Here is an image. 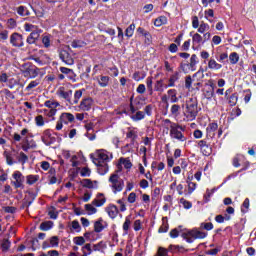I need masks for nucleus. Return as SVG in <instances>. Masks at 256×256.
Segmentation results:
<instances>
[{
  "label": "nucleus",
  "mask_w": 256,
  "mask_h": 256,
  "mask_svg": "<svg viewBox=\"0 0 256 256\" xmlns=\"http://www.w3.org/2000/svg\"><path fill=\"white\" fill-rule=\"evenodd\" d=\"M111 159H113V155L106 150L96 151V157L93 159V163L97 165L100 175H105V173L109 171V165L107 163H109Z\"/></svg>",
  "instance_id": "f257e3e1"
},
{
  "label": "nucleus",
  "mask_w": 256,
  "mask_h": 256,
  "mask_svg": "<svg viewBox=\"0 0 256 256\" xmlns=\"http://www.w3.org/2000/svg\"><path fill=\"white\" fill-rule=\"evenodd\" d=\"M184 121H195L197 119V115H199V103L197 102V98H189L186 101V105L183 111Z\"/></svg>",
  "instance_id": "f03ea898"
},
{
  "label": "nucleus",
  "mask_w": 256,
  "mask_h": 256,
  "mask_svg": "<svg viewBox=\"0 0 256 256\" xmlns=\"http://www.w3.org/2000/svg\"><path fill=\"white\" fill-rule=\"evenodd\" d=\"M24 29L27 31V33H30L26 40L29 45L36 43L37 39H39L41 36V33H43V30H41L39 26L33 25L31 23H25Z\"/></svg>",
  "instance_id": "7ed1b4c3"
},
{
  "label": "nucleus",
  "mask_w": 256,
  "mask_h": 256,
  "mask_svg": "<svg viewBox=\"0 0 256 256\" xmlns=\"http://www.w3.org/2000/svg\"><path fill=\"white\" fill-rule=\"evenodd\" d=\"M210 39L211 32H206L203 36L199 32L194 33L192 36V49H201L202 45H205Z\"/></svg>",
  "instance_id": "20e7f679"
},
{
  "label": "nucleus",
  "mask_w": 256,
  "mask_h": 256,
  "mask_svg": "<svg viewBox=\"0 0 256 256\" xmlns=\"http://www.w3.org/2000/svg\"><path fill=\"white\" fill-rule=\"evenodd\" d=\"M185 131V127L179 124H172L170 129V137L171 139H176V141H180L181 143L187 141V137L183 132Z\"/></svg>",
  "instance_id": "39448f33"
},
{
  "label": "nucleus",
  "mask_w": 256,
  "mask_h": 256,
  "mask_svg": "<svg viewBox=\"0 0 256 256\" xmlns=\"http://www.w3.org/2000/svg\"><path fill=\"white\" fill-rule=\"evenodd\" d=\"M109 183L113 193H120V191H123V188L125 187V182L117 173L110 175Z\"/></svg>",
  "instance_id": "423d86ee"
},
{
  "label": "nucleus",
  "mask_w": 256,
  "mask_h": 256,
  "mask_svg": "<svg viewBox=\"0 0 256 256\" xmlns=\"http://www.w3.org/2000/svg\"><path fill=\"white\" fill-rule=\"evenodd\" d=\"M183 239L187 241V243H193L195 239H205L207 237V232H203L200 230H191L187 233L182 234Z\"/></svg>",
  "instance_id": "0eeeda50"
},
{
  "label": "nucleus",
  "mask_w": 256,
  "mask_h": 256,
  "mask_svg": "<svg viewBox=\"0 0 256 256\" xmlns=\"http://www.w3.org/2000/svg\"><path fill=\"white\" fill-rule=\"evenodd\" d=\"M192 27H193V29H197V31H198V33H200V35H204L205 33H209V29H211V26H209L204 21H202L199 24V17H197V16L192 17Z\"/></svg>",
  "instance_id": "6e6552de"
},
{
  "label": "nucleus",
  "mask_w": 256,
  "mask_h": 256,
  "mask_svg": "<svg viewBox=\"0 0 256 256\" xmlns=\"http://www.w3.org/2000/svg\"><path fill=\"white\" fill-rule=\"evenodd\" d=\"M75 121V116L71 113H62L59 120L56 123V131H61L63 129V124L68 125V123H73Z\"/></svg>",
  "instance_id": "1a4fd4ad"
},
{
  "label": "nucleus",
  "mask_w": 256,
  "mask_h": 256,
  "mask_svg": "<svg viewBox=\"0 0 256 256\" xmlns=\"http://www.w3.org/2000/svg\"><path fill=\"white\" fill-rule=\"evenodd\" d=\"M204 99L211 101L213 97H215V84L213 81H209L208 84H205L204 88L202 89Z\"/></svg>",
  "instance_id": "9d476101"
},
{
  "label": "nucleus",
  "mask_w": 256,
  "mask_h": 256,
  "mask_svg": "<svg viewBox=\"0 0 256 256\" xmlns=\"http://www.w3.org/2000/svg\"><path fill=\"white\" fill-rule=\"evenodd\" d=\"M69 49V46L62 48L59 52V57L61 61H63V63H65L66 65H73L75 63V60L69 53Z\"/></svg>",
  "instance_id": "9b49d317"
},
{
  "label": "nucleus",
  "mask_w": 256,
  "mask_h": 256,
  "mask_svg": "<svg viewBox=\"0 0 256 256\" xmlns=\"http://www.w3.org/2000/svg\"><path fill=\"white\" fill-rule=\"evenodd\" d=\"M12 177L14 179L12 185H14L15 189H21V187H23V183H25V176H23V173H21V171H15L12 174Z\"/></svg>",
  "instance_id": "f8f14e48"
},
{
  "label": "nucleus",
  "mask_w": 256,
  "mask_h": 256,
  "mask_svg": "<svg viewBox=\"0 0 256 256\" xmlns=\"http://www.w3.org/2000/svg\"><path fill=\"white\" fill-rule=\"evenodd\" d=\"M58 97H61L62 99H65L69 103H71V96L73 95V90L68 89L65 86H61L57 90Z\"/></svg>",
  "instance_id": "ddd939ff"
},
{
  "label": "nucleus",
  "mask_w": 256,
  "mask_h": 256,
  "mask_svg": "<svg viewBox=\"0 0 256 256\" xmlns=\"http://www.w3.org/2000/svg\"><path fill=\"white\" fill-rule=\"evenodd\" d=\"M10 43L13 45V47H23V35L19 33H13L10 36Z\"/></svg>",
  "instance_id": "4468645a"
},
{
  "label": "nucleus",
  "mask_w": 256,
  "mask_h": 256,
  "mask_svg": "<svg viewBox=\"0 0 256 256\" xmlns=\"http://www.w3.org/2000/svg\"><path fill=\"white\" fill-rule=\"evenodd\" d=\"M41 141H43L46 145H52V143H55V137H53V134H51V129H46L43 131Z\"/></svg>",
  "instance_id": "2eb2a0df"
},
{
  "label": "nucleus",
  "mask_w": 256,
  "mask_h": 256,
  "mask_svg": "<svg viewBox=\"0 0 256 256\" xmlns=\"http://www.w3.org/2000/svg\"><path fill=\"white\" fill-rule=\"evenodd\" d=\"M197 145H198L199 149L201 150V152L203 153V155H205L206 157H209V155L212 153L211 146H209V144H207V141L199 140Z\"/></svg>",
  "instance_id": "dca6fc26"
},
{
  "label": "nucleus",
  "mask_w": 256,
  "mask_h": 256,
  "mask_svg": "<svg viewBox=\"0 0 256 256\" xmlns=\"http://www.w3.org/2000/svg\"><path fill=\"white\" fill-rule=\"evenodd\" d=\"M241 163H244V168L242 169V171H245V169H247L249 167V162L245 161V156H243V155H236L233 158V165L235 167H241Z\"/></svg>",
  "instance_id": "f3484780"
},
{
  "label": "nucleus",
  "mask_w": 256,
  "mask_h": 256,
  "mask_svg": "<svg viewBox=\"0 0 256 256\" xmlns=\"http://www.w3.org/2000/svg\"><path fill=\"white\" fill-rule=\"evenodd\" d=\"M219 129V125L215 122L210 123L206 128V137L213 139L215 137V131Z\"/></svg>",
  "instance_id": "a211bd4d"
},
{
  "label": "nucleus",
  "mask_w": 256,
  "mask_h": 256,
  "mask_svg": "<svg viewBox=\"0 0 256 256\" xmlns=\"http://www.w3.org/2000/svg\"><path fill=\"white\" fill-rule=\"evenodd\" d=\"M81 185L86 189H97V187H99V182L97 180L83 179Z\"/></svg>",
  "instance_id": "6ab92c4d"
},
{
  "label": "nucleus",
  "mask_w": 256,
  "mask_h": 256,
  "mask_svg": "<svg viewBox=\"0 0 256 256\" xmlns=\"http://www.w3.org/2000/svg\"><path fill=\"white\" fill-rule=\"evenodd\" d=\"M107 202V198H105V194L99 193L96 198L92 201V205L94 207H103L104 203Z\"/></svg>",
  "instance_id": "aec40b11"
},
{
  "label": "nucleus",
  "mask_w": 256,
  "mask_h": 256,
  "mask_svg": "<svg viewBox=\"0 0 256 256\" xmlns=\"http://www.w3.org/2000/svg\"><path fill=\"white\" fill-rule=\"evenodd\" d=\"M23 151H28L29 149H37V142L29 138L24 139V144L22 145Z\"/></svg>",
  "instance_id": "412c9836"
},
{
  "label": "nucleus",
  "mask_w": 256,
  "mask_h": 256,
  "mask_svg": "<svg viewBox=\"0 0 256 256\" xmlns=\"http://www.w3.org/2000/svg\"><path fill=\"white\" fill-rule=\"evenodd\" d=\"M93 107V100L91 98H85L80 103V109L82 111H91Z\"/></svg>",
  "instance_id": "4be33fe9"
},
{
  "label": "nucleus",
  "mask_w": 256,
  "mask_h": 256,
  "mask_svg": "<svg viewBox=\"0 0 256 256\" xmlns=\"http://www.w3.org/2000/svg\"><path fill=\"white\" fill-rule=\"evenodd\" d=\"M106 213H108L111 219H115V217L119 215V208L113 204H110L106 207Z\"/></svg>",
  "instance_id": "5701e85b"
},
{
  "label": "nucleus",
  "mask_w": 256,
  "mask_h": 256,
  "mask_svg": "<svg viewBox=\"0 0 256 256\" xmlns=\"http://www.w3.org/2000/svg\"><path fill=\"white\" fill-rule=\"evenodd\" d=\"M25 73H28L30 79H35V77L41 73V69L37 68L36 66H28Z\"/></svg>",
  "instance_id": "b1692460"
},
{
  "label": "nucleus",
  "mask_w": 256,
  "mask_h": 256,
  "mask_svg": "<svg viewBox=\"0 0 256 256\" xmlns=\"http://www.w3.org/2000/svg\"><path fill=\"white\" fill-rule=\"evenodd\" d=\"M68 227L71 233H81V224H79V220H73L68 224Z\"/></svg>",
  "instance_id": "393cba45"
},
{
  "label": "nucleus",
  "mask_w": 256,
  "mask_h": 256,
  "mask_svg": "<svg viewBox=\"0 0 256 256\" xmlns=\"http://www.w3.org/2000/svg\"><path fill=\"white\" fill-rule=\"evenodd\" d=\"M107 227V224L103 221V218H99L94 222V231L95 233H101Z\"/></svg>",
  "instance_id": "a878e982"
},
{
  "label": "nucleus",
  "mask_w": 256,
  "mask_h": 256,
  "mask_svg": "<svg viewBox=\"0 0 256 256\" xmlns=\"http://www.w3.org/2000/svg\"><path fill=\"white\" fill-rule=\"evenodd\" d=\"M208 69L211 71H219L220 69H223V65L215 61L214 58H210L208 61Z\"/></svg>",
  "instance_id": "bb28decb"
},
{
  "label": "nucleus",
  "mask_w": 256,
  "mask_h": 256,
  "mask_svg": "<svg viewBox=\"0 0 256 256\" xmlns=\"http://www.w3.org/2000/svg\"><path fill=\"white\" fill-rule=\"evenodd\" d=\"M168 251H171V253H187L188 250L183 246L171 244L168 247Z\"/></svg>",
  "instance_id": "cd10ccee"
},
{
  "label": "nucleus",
  "mask_w": 256,
  "mask_h": 256,
  "mask_svg": "<svg viewBox=\"0 0 256 256\" xmlns=\"http://www.w3.org/2000/svg\"><path fill=\"white\" fill-rule=\"evenodd\" d=\"M168 99L170 100L171 103H178L179 98L177 97V90L175 89H170L167 91Z\"/></svg>",
  "instance_id": "c85d7f7f"
},
{
  "label": "nucleus",
  "mask_w": 256,
  "mask_h": 256,
  "mask_svg": "<svg viewBox=\"0 0 256 256\" xmlns=\"http://www.w3.org/2000/svg\"><path fill=\"white\" fill-rule=\"evenodd\" d=\"M126 137L127 139H131V143H135V141L137 140V130H135V128H128Z\"/></svg>",
  "instance_id": "c756f323"
},
{
  "label": "nucleus",
  "mask_w": 256,
  "mask_h": 256,
  "mask_svg": "<svg viewBox=\"0 0 256 256\" xmlns=\"http://www.w3.org/2000/svg\"><path fill=\"white\" fill-rule=\"evenodd\" d=\"M77 171L80 173L81 177H91V169L88 166L79 167Z\"/></svg>",
  "instance_id": "7c9ffc66"
},
{
  "label": "nucleus",
  "mask_w": 256,
  "mask_h": 256,
  "mask_svg": "<svg viewBox=\"0 0 256 256\" xmlns=\"http://www.w3.org/2000/svg\"><path fill=\"white\" fill-rule=\"evenodd\" d=\"M97 81L100 87H107V85H109L110 78L109 76L101 75L100 77L97 78Z\"/></svg>",
  "instance_id": "2f4dec72"
},
{
  "label": "nucleus",
  "mask_w": 256,
  "mask_h": 256,
  "mask_svg": "<svg viewBox=\"0 0 256 256\" xmlns=\"http://www.w3.org/2000/svg\"><path fill=\"white\" fill-rule=\"evenodd\" d=\"M179 81V74L175 73L172 76H170L169 80H168V85L165 86V89L169 88V87H175V82Z\"/></svg>",
  "instance_id": "473e14b6"
},
{
  "label": "nucleus",
  "mask_w": 256,
  "mask_h": 256,
  "mask_svg": "<svg viewBox=\"0 0 256 256\" xmlns=\"http://www.w3.org/2000/svg\"><path fill=\"white\" fill-rule=\"evenodd\" d=\"M181 112V106L178 104H174L170 108V113L173 117H179Z\"/></svg>",
  "instance_id": "72a5a7b5"
},
{
  "label": "nucleus",
  "mask_w": 256,
  "mask_h": 256,
  "mask_svg": "<svg viewBox=\"0 0 256 256\" xmlns=\"http://www.w3.org/2000/svg\"><path fill=\"white\" fill-rule=\"evenodd\" d=\"M84 209L87 212V215H95V213H97V208H95L93 203L85 204Z\"/></svg>",
  "instance_id": "f704fd0d"
},
{
  "label": "nucleus",
  "mask_w": 256,
  "mask_h": 256,
  "mask_svg": "<svg viewBox=\"0 0 256 256\" xmlns=\"http://www.w3.org/2000/svg\"><path fill=\"white\" fill-rule=\"evenodd\" d=\"M83 91H85V89L75 91L74 99L72 100V105H77V103H79V99L83 97Z\"/></svg>",
  "instance_id": "c9c22d12"
},
{
  "label": "nucleus",
  "mask_w": 256,
  "mask_h": 256,
  "mask_svg": "<svg viewBox=\"0 0 256 256\" xmlns=\"http://www.w3.org/2000/svg\"><path fill=\"white\" fill-rule=\"evenodd\" d=\"M155 27H161L162 25H167V17L165 16H160L155 19L154 21Z\"/></svg>",
  "instance_id": "e433bc0d"
},
{
  "label": "nucleus",
  "mask_w": 256,
  "mask_h": 256,
  "mask_svg": "<svg viewBox=\"0 0 256 256\" xmlns=\"http://www.w3.org/2000/svg\"><path fill=\"white\" fill-rule=\"evenodd\" d=\"M147 77V74L144 71H137L133 74L134 81H143Z\"/></svg>",
  "instance_id": "4c0bfd02"
},
{
  "label": "nucleus",
  "mask_w": 256,
  "mask_h": 256,
  "mask_svg": "<svg viewBox=\"0 0 256 256\" xmlns=\"http://www.w3.org/2000/svg\"><path fill=\"white\" fill-rule=\"evenodd\" d=\"M39 181V175H28L26 177V183L27 185H35Z\"/></svg>",
  "instance_id": "58836bf2"
},
{
  "label": "nucleus",
  "mask_w": 256,
  "mask_h": 256,
  "mask_svg": "<svg viewBox=\"0 0 256 256\" xmlns=\"http://www.w3.org/2000/svg\"><path fill=\"white\" fill-rule=\"evenodd\" d=\"M138 35H142V37H145V39H151V33L149 31L145 30L143 27L137 28Z\"/></svg>",
  "instance_id": "ea45409f"
},
{
  "label": "nucleus",
  "mask_w": 256,
  "mask_h": 256,
  "mask_svg": "<svg viewBox=\"0 0 256 256\" xmlns=\"http://www.w3.org/2000/svg\"><path fill=\"white\" fill-rule=\"evenodd\" d=\"M119 162L124 166L125 169H131V167H133V163H131L129 158H120Z\"/></svg>",
  "instance_id": "a19ab883"
},
{
  "label": "nucleus",
  "mask_w": 256,
  "mask_h": 256,
  "mask_svg": "<svg viewBox=\"0 0 256 256\" xmlns=\"http://www.w3.org/2000/svg\"><path fill=\"white\" fill-rule=\"evenodd\" d=\"M229 60L231 65H237V63H239V54H237V52H232L229 55Z\"/></svg>",
  "instance_id": "79ce46f5"
},
{
  "label": "nucleus",
  "mask_w": 256,
  "mask_h": 256,
  "mask_svg": "<svg viewBox=\"0 0 256 256\" xmlns=\"http://www.w3.org/2000/svg\"><path fill=\"white\" fill-rule=\"evenodd\" d=\"M52 227H53V222L51 221L42 222L40 224L41 231H49V229H51Z\"/></svg>",
  "instance_id": "37998d69"
},
{
  "label": "nucleus",
  "mask_w": 256,
  "mask_h": 256,
  "mask_svg": "<svg viewBox=\"0 0 256 256\" xmlns=\"http://www.w3.org/2000/svg\"><path fill=\"white\" fill-rule=\"evenodd\" d=\"M44 113L46 114L47 117H51L53 121H55V115H57V108H52V109H45Z\"/></svg>",
  "instance_id": "c03bdc74"
},
{
  "label": "nucleus",
  "mask_w": 256,
  "mask_h": 256,
  "mask_svg": "<svg viewBox=\"0 0 256 256\" xmlns=\"http://www.w3.org/2000/svg\"><path fill=\"white\" fill-rule=\"evenodd\" d=\"M42 43L46 49H49L51 47V35H44L42 37Z\"/></svg>",
  "instance_id": "a18cd8bd"
},
{
  "label": "nucleus",
  "mask_w": 256,
  "mask_h": 256,
  "mask_svg": "<svg viewBox=\"0 0 256 256\" xmlns=\"http://www.w3.org/2000/svg\"><path fill=\"white\" fill-rule=\"evenodd\" d=\"M55 168H51L49 170V174H51L52 176L49 177V184L50 185H55V183H57V177H55Z\"/></svg>",
  "instance_id": "49530a36"
},
{
  "label": "nucleus",
  "mask_w": 256,
  "mask_h": 256,
  "mask_svg": "<svg viewBox=\"0 0 256 256\" xmlns=\"http://www.w3.org/2000/svg\"><path fill=\"white\" fill-rule=\"evenodd\" d=\"M45 107H48V109H57L59 107V102L48 100L44 103Z\"/></svg>",
  "instance_id": "de8ad7c7"
},
{
  "label": "nucleus",
  "mask_w": 256,
  "mask_h": 256,
  "mask_svg": "<svg viewBox=\"0 0 256 256\" xmlns=\"http://www.w3.org/2000/svg\"><path fill=\"white\" fill-rule=\"evenodd\" d=\"M131 119L133 121H141L142 119H145V112L138 111L135 115L131 116Z\"/></svg>",
  "instance_id": "09e8293b"
},
{
  "label": "nucleus",
  "mask_w": 256,
  "mask_h": 256,
  "mask_svg": "<svg viewBox=\"0 0 256 256\" xmlns=\"http://www.w3.org/2000/svg\"><path fill=\"white\" fill-rule=\"evenodd\" d=\"M133 33H135V24H130L125 30V36L133 37Z\"/></svg>",
  "instance_id": "8fccbe9b"
},
{
  "label": "nucleus",
  "mask_w": 256,
  "mask_h": 256,
  "mask_svg": "<svg viewBox=\"0 0 256 256\" xmlns=\"http://www.w3.org/2000/svg\"><path fill=\"white\" fill-rule=\"evenodd\" d=\"M18 161H19V163H22V165H25V163H27V161H29V156H27V154H25V152H20L19 156H18Z\"/></svg>",
  "instance_id": "3c124183"
},
{
  "label": "nucleus",
  "mask_w": 256,
  "mask_h": 256,
  "mask_svg": "<svg viewBox=\"0 0 256 256\" xmlns=\"http://www.w3.org/2000/svg\"><path fill=\"white\" fill-rule=\"evenodd\" d=\"M239 97L237 96V94H232L229 99H228V103L231 107H235L237 105V101H238Z\"/></svg>",
  "instance_id": "603ef678"
},
{
  "label": "nucleus",
  "mask_w": 256,
  "mask_h": 256,
  "mask_svg": "<svg viewBox=\"0 0 256 256\" xmlns=\"http://www.w3.org/2000/svg\"><path fill=\"white\" fill-rule=\"evenodd\" d=\"M229 219H231V216H229V215H225V216L217 215L215 217L216 223H225V221H229Z\"/></svg>",
  "instance_id": "864d4df0"
},
{
  "label": "nucleus",
  "mask_w": 256,
  "mask_h": 256,
  "mask_svg": "<svg viewBox=\"0 0 256 256\" xmlns=\"http://www.w3.org/2000/svg\"><path fill=\"white\" fill-rule=\"evenodd\" d=\"M71 47H73V49H79L81 47H85V42L80 40H73L71 43Z\"/></svg>",
  "instance_id": "5fc2aeb1"
},
{
  "label": "nucleus",
  "mask_w": 256,
  "mask_h": 256,
  "mask_svg": "<svg viewBox=\"0 0 256 256\" xmlns=\"http://www.w3.org/2000/svg\"><path fill=\"white\" fill-rule=\"evenodd\" d=\"M163 223L160 226L158 232L159 233H167V231H169V224L167 222H165V218H163Z\"/></svg>",
  "instance_id": "6e6d98bb"
},
{
  "label": "nucleus",
  "mask_w": 256,
  "mask_h": 256,
  "mask_svg": "<svg viewBox=\"0 0 256 256\" xmlns=\"http://www.w3.org/2000/svg\"><path fill=\"white\" fill-rule=\"evenodd\" d=\"M73 243H75V245H85V238L83 236H76L73 238Z\"/></svg>",
  "instance_id": "4d7b16f0"
},
{
  "label": "nucleus",
  "mask_w": 256,
  "mask_h": 256,
  "mask_svg": "<svg viewBox=\"0 0 256 256\" xmlns=\"http://www.w3.org/2000/svg\"><path fill=\"white\" fill-rule=\"evenodd\" d=\"M35 123L37 127H43V125H45V119L42 115H38L35 117Z\"/></svg>",
  "instance_id": "13d9d810"
},
{
  "label": "nucleus",
  "mask_w": 256,
  "mask_h": 256,
  "mask_svg": "<svg viewBox=\"0 0 256 256\" xmlns=\"http://www.w3.org/2000/svg\"><path fill=\"white\" fill-rule=\"evenodd\" d=\"M155 91H163V87H165V84L163 83V80H158L154 84Z\"/></svg>",
  "instance_id": "bf43d9fd"
},
{
  "label": "nucleus",
  "mask_w": 256,
  "mask_h": 256,
  "mask_svg": "<svg viewBox=\"0 0 256 256\" xmlns=\"http://www.w3.org/2000/svg\"><path fill=\"white\" fill-rule=\"evenodd\" d=\"M129 227H131V218L126 217L125 222L123 224V231H125V233H127V231H129Z\"/></svg>",
  "instance_id": "052dcab7"
},
{
  "label": "nucleus",
  "mask_w": 256,
  "mask_h": 256,
  "mask_svg": "<svg viewBox=\"0 0 256 256\" xmlns=\"http://www.w3.org/2000/svg\"><path fill=\"white\" fill-rule=\"evenodd\" d=\"M180 203L183 205L184 209H191L193 207V204L187 201L185 198H181Z\"/></svg>",
  "instance_id": "680f3d73"
},
{
  "label": "nucleus",
  "mask_w": 256,
  "mask_h": 256,
  "mask_svg": "<svg viewBox=\"0 0 256 256\" xmlns=\"http://www.w3.org/2000/svg\"><path fill=\"white\" fill-rule=\"evenodd\" d=\"M200 228L205 229V231H211L213 229V223L211 222L201 223Z\"/></svg>",
  "instance_id": "e2e57ef3"
},
{
  "label": "nucleus",
  "mask_w": 256,
  "mask_h": 256,
  "mask_svg": "<svg viewBox=\"0 0 256 256\" xmlns=\"http://www.w3.org/2000/svg\"><path fill=\"white\" fill-rule=\"evenodd\" d=\"M2 251H9V247H11V242L7 239H4L1 244Z\"/></svg>",
  "instance_id": "0e129e2a"
},
{
  "label": "nucleus",
  "mask_w": 256,
  "mask_h": 256,
  "mask_svg": "<svg viewBox=\"0 0 256 256\" xmlns=\"http://www.w3.org/2000/svg\"><path fill=\"white\" fill-rule=\"evenodd\" d=\"M4 157L6 158L7 165H13L15 162L13 161V156L9 152H4Z\"/></svg>",
  "instance_id": "69168bd1"
},
{
  "label": "nucleus",
  "mask_w": 256,
  "mask_h": 256,
  "mask_svg": "<svg viewBox=\"0 0 256 256\" xmlns=\"http://www.w3.org/2000/svg\"><path fill=\"white\" fill-rule=\"evenodd\" d=\"M167 253H169V250L163 247H158V250L155 256H167Z\"/></svg>",
  "instance_id": "338daca9"
},
{
  "label": "nucleus",
  "mask_w": 256,
  "mask_h": 256,
  "mask_svg": "<svg viewBox=\"0 0 256 256\" xmlns=\"http://www.w3.org/2000/svg\"><path fill=\"white\" fill-rule=\"evenodd\" d=\"M51 247H59V237L53 236L50 238Z\"/></svg>",
  "instance_id": "774afa93"
}]
</instances>
